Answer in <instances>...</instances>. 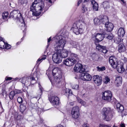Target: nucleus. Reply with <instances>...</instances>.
<instances>
[{"mask_svg":"<svg viewBox=\"0 0 127 127\" xmlns=\"http://www.w3.org/2000/svg\"><path fill=\"white\" fill-rule=\"evenodd\" d=\"M97 68L99 71H103L105 69V68L104 66H103L101 67H99V66H97Z\"/></svg>","mask_w":127,"mask_h":127,"instance_id":"ea45409f","label":"nucleus"},{"mask_svg":"<svg viewBox=\"0 0 127 127\" xmlns=\"http://www.w3.org/2000/svg\"><path fill=\"white\" fill-rule=\"evenodd\" d=\"M3 38L1 37H0V40L1 41H2L3 42H4V40H3Z\"/></svg>","mask_w":127,"mask_h":127,"instance_id":"69168bd1","label":"nucleus"},{"mask_svg":"<svg viewBox=\"0 0 127 127\" xmlns=\"http://www.w3.org/2000/svg\"><path fill=\"white\" fill-rule=\"evenodd\" d=\"M86 26L85 22L82 20L77 21L74 24L71 30L77 35L81 33Z\"/></svg>","mask_w":127,"mask_h":127,"instance_id":"7ed1b4c3","label":"nucleus"},{"mask_svg":"<svg viewBox=\"0 0 127 127\" xmlns=\"http://www.w3.org/2000/svg\"><path fill=\"white\" fill-rule=\"evenodd\" d=\"M46 57V55H43L41 57L39 58L37 61V63H39L40 62H41L43 60L45 59Z\"/></svg>","mask_w":127,"mask_h":127,"instance_id":"c756f323","label":"nucleus"},{"mask_svg":"<svg viewBox=\"0 0 127 127\" xmlns=\"http://www.w3.org/2000/svg\"><path fill=\"white\" fill-rule=\"evenodd\" d=\"M127 61V59L126 58H125L124 62H126Z\"/></svg>","mask_w":127,"mask_h":127,"instance_id":"774afa93","label":"nucleus"},{"mask_svg":"<svg viewBox=\"0 0 127 127\" xmlns=\"http://www.w3.org/2000/svg\"><path fill=\"white\" fill-rule=\"evenodd\" d=\"M99 127H110V126L100 124V125Z\"/></svg>","mask_w":127,"mask_h":127,"instance_id":"3c124183","label":"nucleus"},{"mask_svg":"<svg viewBox=\"0 0 127 127\" xmlns=\"http://www.w3.org/2000/svg\"><path fill=\"white\" fill-rule=\"evenodd\" d=\"M124 110V107L122 105L121 106V107H120V108H119V109H118V112H119L122 113Z\"/></svg>","mask_w":127,"mask_h":127,"instance_id":"58836bf2","label":"nucleus"},{"mask_svg":"<svg viewBox=\"0 0 127 127\" xmlns=\"http://www.w3.org/2000/svg\"><path fill=\"white\" fill-rule=\"evenodd\" d=\"M89 125L87 123H84L83 125V127H89Z\"/></svg>","mask_w":127,"mask_h":127,"instance_id":"603ef678","label":"nucleus"},{"mask_svg":"<svg viewBox=\"0 0 127 127\" xmlns=\"http://www.w3.org/2000/svg\"><path fill=\"white\" fill-rule=\"evenodd\" d=\"M15 93V94H19L21 93V91L18 90H15L14 91Z\"/></svg>","mask_w":127,"mask_h":127,"instance_id":"8fccbe9b","label":"nucleus"},{"mask_svg":"<svg viewBox=\"0 0 127 127\" xmlns=\"http://www.w3.org/2000/svg\"><path fill=\"white\" fill-rule=\"evenodd\" d=\"M57 127H64V126L61 125H58Z\"/></svg>","mask_w":127,"mask_h":127,"instance_id":"0e129e2a","label":"nucleus"},{"mask_svg":"<svg viewBox=\"0 0 127 127\" xmlns=\"http://www.w3.org/2000/svg\"><path fill=\"white\" fill-rule=\"evenodd\" d=\"M93 79L95 83L97 86H99L101 84L102 80L101 76L98 75H94L93 76Z\"/></svg>","mask_w":127,"mask_h":127,"instance_id":"2eb2a0df","label":"nucleus"},{"mask_svg":"<svg viewBox=\"0 0 127 127\" xmlns=\"http://www.w3.org/2000/svg\"><path fill=\"white\" fill-rule=\"evenodd\" d=\"M51 40V37H50L48 39V45L47 46H48L49 44V43L50 42V41Z\"/></svg>","mask_w":127,"mask_h":127,"instance_id":"5fc2aeb1","label":"nucleus"},{"mask_svg":"<svg viewBox=\"0 0 127 127\" xmlns=\"http://www.w3.org/2000/svg\"><path fill=\"white\" fill-rule=\"evenodd\" d=\"M82 0H80L77 3V5L78 6L79 5V4L81 3L82 1Z\"/></svg>","mask_w":127,"mask_h":127,"instance_id":"052dcab7","label":"nucleus"},{"mask_svg":"<svg viewBox=\"0 0 127 127\" xmlns=\"http://www.w3.org/2000/svg\"><path fill=\"white\" fill-rule=\"evenodd\" d=\"M44 6L43 1L41 0H35L30 7V11L33 12V15H39Z\"/></svg>","mask_w":127,"mask_h":127,"instance_id":"f257e3e1","label":"nucleus"},{"mask_svg":"<svg viewBox=\"0 0 127 127\" xmlns=\"http://www.w3.org/2000/svg\"><path fill=\"white\" fill-rule=\"evenodd\" d=\"M56 53L53 54L52 59L53 62L59 64L61 62L62 58L61 56L60 51H57Z\"/></svg>","mask_w":127,"mask_h":127,"instance_id":"6e6552de","label":"nucleus"},{"mask_svg":"<svg viewBox=\"0 0 127 127\" xmlns=\"http://www.w3.org/2000/svg\"><path fill=\"white\" fill-rule=\"evenodd\" d=\"M49 99L50 102L54 105H58L60 102L59 98L56 96L54 95L49 97Z\"/></svg>","mask_w":127,"mask_h":127,"instance_id":"4468645a","label":"nucleus"},{"mask_svg":"<svg viewBox=\"0 0 127 127\" xmlns=\"http://www.w3.org/2000/svg\"><path fill=\"white\" fill-rule=\"evenodd\" d=\"M15 95V94L14 91H11L9 95L10 98L11 100L12 99Z\"/></svg>","mask_w":127,"mask_h":127,"instance_id":"7c9ffc66","label":"nucleus"},{"mask_svg":"<svg viewBox=\"0 0 127 127\" xmlns=\"http://www.w3.org/2000/svg\"><path fill=\"white\" fill-rule=\"evenodd\" d=\"M71 56V58L67 59L64 61L63 62L64 64L67 66H70L79 61V58L77 54H72Z\"/></svg>","mask_w":127,"mask_h":127,"instance_id":"39448f33","label":"nucleus"},{"mask_svg":"<svg viewBox=\"0 0 127 127\" xmlns=\"http://www.w3.org/2000/svg\"><path fill=\"white\" fill-rule=\"evenodd\" d=\"M122 105L120 104L119 103H117L116 105V107L117 110L118 111V109L120 108L121 106Z\"/></svg>","mask_w":127,"mask_h":127,"instance_id":"de8ad7c7","label":"nucleus"},{"mask_svg":"<svg viewBox=\"0 0 127 127\" xmlns=\"http://www.w3.org/2000/svg\"><path fill=\"white\" fill-rule=\"evenodd\" d=\"M89 0H84V2H83V3H84L86 1H89Z\"/></svg>","mask_w":127,"mask_h":127,"instance_id":"338daca9","label":"nucleus"},{"mask_svg":"<svg viewBox=\"0 0 127 127\" xmlns=\"http://www.w3.org/2000/svg\"><path fill=\"white\" fill-rule=\"evenodd\" d=\"M17 101L19 104H21L23 102V100L21 97H19L17 98Z\"/></svg>","mask_w":127,"mask_h":127,"instance_id":"e433bc0d","label":"nucleus"},{"mask_svg":"<svg viewBox=\"0 0 127 127\" xmlns=\"http://www.w3.org/2000/svg\"><path fill=\"white\" fill-rule=\"evenodd\" d=\"M102 49L101 50V51H103V50H104L106 49V47L105 46H102Z\"/></svg>","mask_w":127,"mask_h":127,"instance_id":"6e6d98bb","label":"nucleus"},{"mask_svg":"<svg viewBox=\"0 0 127 127\" xmlns=\"http://www.w3.org/2000/svg\"><path fill=\"white\" fill-rule=\"evenodd\" d=\"M110 81L109 78L107 76H105L103 79V82L104 83L107 84L108 82H109Z\"/></svg>","mask_w":127,"mask_h":127,"instance_id":"c85d7f7f","label":"nucleus"},{"mask_svg":"<svg viewBox=\"0 0 127 127\" xmlns=\"http://www.w3.org/2000/svg\"><path fill=\"white\" fill-rule=\"evenodd\" d=\"M74 71L75 72L81 73L84 72L85 69L83 67L82 64L80 63L76 64L74 67Z\"/></svg>","mask_w":127,"mask_h":127,"instance_id":"ddd939ff","label":"nucleus"},{"mask_svg":"<svg viewBox=\"0 0 127 127\" xmlns=\"http://www.w3.org/2000/svg\"><path fill=\"white\" fill-rule=\"evenodd\" d=\"M72 88L73 89L77 90L78 89L79 86L77 84H75L72 86Z\"/></svg>","mask_w":127,"mask_h":127,"instance_id":"a18cd8bd","label":"nucleus"},{"mask_svg":"<svg viewBox=\"0 0 127 127\" xmlns=\"http://www.w3.org/2000/svg\"><path fill=\"white\" fill-rule=\"evenodd\" d=\"M80 78L84 81H90L92 78L91 76L88 73L83 72L79 75Z\"/></svg>","mask_w":127,"mask_h":127,"instance_id":"9b49d317","label":"nucleus"},{"mask_svg":"<svg viewBox=\"0 0 127 127\" xmlns=\"http://www.w3.org/2000/svg\"><path fill=\"white\" fill-rule=\"evenodd\" d=\"M68 91V93H69V94H72V91L71 90H68V91Z\"/></svg>","mask_w":127,"mask_h":127,"instance_id":"4d7b16f0","label":"nucleus"},{"mask_svg":"<svg viewBox=\"0 0 127 127\" xmlns=\"http://www.w3.org/2000/svg\"><path fill=\"white\" fill-rule=\"evenodd\" d=\"M21 22L22 24H23V25H22L21 26V28L22 30H23L24 29V30H23V32L24 33L26 32V30H25L26 28L25 27V22L24 21V20H23V21H22V22L20 21Z\"/></svg>","mask_w":127,"mask_h":127,"instance_id":"72a5a7b5","label":"nucleus"},{"mask_svg":"<svg viewBox=\"0 0 127 127\" xmlns=\"http://www.w3.org/2000/svg\"><path fill=\"white\" fill-rule=\"evenodd\" d=\"M106 37L107 39L110 40L112 39L113 38L114 36L113 34L111 33H109L108 34L105 33H104V36Z\"/></svg>","mask_w":127,"mask_h":127,"instance_id":"a878e982","label":"nucleus"},{"mask_svg":"<svg viewBox=\"0 0 127 127\" xmlns=\"http://www.w3.org/2000/svg\"><path fill=\"white\" fill-rule=\"evenodd\" d=\"M115 43L117 44H119L121 42V38H117L115 41Z\"/></svg>","mask_w":127,"mask_h":127,"instance_id":"79ce46f5","label":"nucleus"},{"mask_svg":"<svg viewBox=\"0 0 127 127\" xmlns=\"http://www.w3.org/2000/svg\"><path fill=\"white\" fill-rule=\"evenodd\" d=\"M122 113L123 116H125L127 114V110H125L124 111H123Z\"/></svg>","mask_w":127,"mask_h":127,"instance_id":"09e8293b","label":"nucleus"},{"mask_svg":"<svg viewBox=\"0 0 127 127\" xmlns=\"http://www.w3.org/2000/svg\"><path fill=\"white\" fill-rule=\"evenodd\" d=\"M78 102L80 103H81V104L83 105H84L86 104V102L81 99L80 98H77V99Z\"/></svg>","mask_w":127,"mask_h":127,"instance_id":"473e14b6","label":"nucleus"},{"mask_svg":"<svg viewBox=\"0 0 127 127\" xmlns=\"http://www.w3.org/2000/svg\"><path fill=\"white\" fill-rule=\"evenodd\" d=\"M4 45H3V47H0L1 48H5L7 49H9L11 47V46L10 45L8 44L7 43H5L4 42Z\"/></svg>","mask_w":127,"mask_h":127,"instance_id":"cd10ccee","label":"nucleus"},{"mask_svg":"<svg viewBox=\"0 0 127 127\" xmlns=\"http://www.w3.org/2000/svg\"><path fill=\"white\" fill-rule=\"evenodd\" d=\"M104 37V33H97L95 36L96 40L95 41V44L97 45V43L101 41Z\"/></svg>","mask_w":127,"mask_h":127,"instance_id":"dca6fc26","label":"nucleus"},{"mask_svg":"<svg viewBox=\"0 0 127 127\" xmlns=\"http://www.w3.org/2000/svg\"><path fill=\"white\" fill-rule=\"evenodd\" d=\"M99 18L100 21L103 24H105L106 26L108 24V18L106 16H104L103 15H100L99 16Z\"/></svg>","mask_w":127,"mask_h":127,"instance_id":"f3484780","label":"nucleus"},{"mask_svg":"<svg viewBox=\"0 0 127 127\" xmlns=\"http://www.w3.org/2000/svg\"><path fill=\"white\" fill-rule=\"evenodd\" d=\"M27 2V0H19V3L21 4H26Z\"/></svg>","mask_w":127,"mask_h":127,"instance_id":"4c0bfd02","label":"nucleus"},{"mask_svg":"<svg viewBox=\"0 0 127 127\" xmlns=\"http://www.w3.org/2000/svg\"><path fill=\"white\" fill-rule=\"evenodd\" d=\"M112 110L109 107L104 108L102 110V114L103 119L107 121H110L112 117L111 112Z\"/></svg>","mask_w":127,"mask_h":127,"instance_id":"423d86ee","label":"nucleus"},{"mask_svg":"<svg viewBox=\"0 0 127 127\" xmlns=\"http://www.w3.org/2000/svg\"><path fill=\"white\" fill-rule=\"evenodd\" d=\"M120 126L121 127H125V125L124 124L121 123L120 124Z\"/></svg>","mask_w":127,"mask_h":127,"instance_id":"680f3d73","label":"nucleus"},{"mask_svg":"<svg viewBox=\"0 0 127 127\" xmlns=\"http://www.w3.org/2000/svg\"><path fill=\"white\" fill-rule=\"evenodd\" d=\"M105 27H106V30L108 32L111 31L113 28V24L110 23H109Z\"/></svg>","mask_w":127,"mask_h":127,"instance_id":"4be33fe9","label":"nucleus"},{"mask_svg":"<svg viewBox=\"0 0 127 127\" xmlns=\"http://www.w3.org/2000/svg\"><path fill=\"white\" fill-rule=\"evenodd\" d=\"M60 52L62 58L67 57L68 55H70L71 56V54H73L71 53L70 51H68L65 49L63 50L62 52L61 50Z\"/></svg>","mask_w":127,"mask_h":127,"instance_id":"a211bd4d","label":"nucleus"},{"mask_svg":"<svg viewBox=\"0 0 127 127\" xmlns=\"http://www.w3.org/2000/svg\"><path fill=\"white\" fill-rule=\"evenodd\" d=\"M26 78L25 77H24L19 79V81L21 82L22 83L25 84L26 83Z\"/></svg>","mask_w":127,"mask_h":127,"instance_id":"c9c22d12","label":"nucleus"},{"mask_svg":"<svg viewBox=\"0 0 127 127\" xmlns=\"http://www.w3.org/2000/svg\"><path fill=\"white\" fill-rule=\"evenodd\" d=\"M112 93L109 91H105L102 93V98L104 100L109 102L112 100Z\"/></svg>","mask_w":127,"mask_h":127,"instance_id":"0eeeda50","label":"nucleus"},{"mask_svg":"<svg viewBox=\"0 0 127 127\" xmlns=\"http://www.w3.org/2000/svg\"><path fill=\"white\" fill-rule=\"evenodd\" d=\"M18 15H19L20 18H21L22 21H23V18L22 17L21 14L18 11L14 10L12 11L11 12L10 15L9 16V17L10 18L12 17L13 18H19V17L18 16Z\"/></svg>","mask_w":127,"mask_h":127,"instance_id":"f8f14e48","label":"nucleus"},{"mask_svg":"<svg viewBox=\"0 0 127 127\" xmlns=\"http://www.w3.org/2000/svg\"><path fill=\"white\" fill-rule=\"evenodd\" d=\"M94 22L95 25H98L100 24V18L98 19L97 18H95L94 19Z\"/></svg>","mask_w":127,"mask_h":127,"instance_id":"bb28decb","label":"nucleus"},{"mask_svg":"<svg viewBox=\"0 0 127 127\" xmlns=\"http://www.w3.org/2000/svg\"><path fill=\"white\" fill-rule=\"evenodd\" d=\"M92 3L93 5V7L94 10L95 11L98 10V5L97 3L94 0H93Z\"/></svg>","mask_w":127,"mask_h":127,"instance_id":"b1692460","label":"nucleus"},{"mask_svg":"<svg viewBox=\"0 0 127 127\" xmlns=\"http://www.w3.org/2000/svg\"><path fill=\"white\" fill-rule=\"evenodd\" d=\"M39 89L40 90L41 92L42 93V92L43 88H42L41 86L40 85H39Z\"/></svg>","mask_w":127,"mask_h":127,"instance_id":"bf43d9fd","label":"nucleus"},{"mask_svg":"<svg viewBox=\"0 0 127 127\" xmlns=\"http://www.w3.org/2000/svg\"><path fill=\"white\" fill-rule=\"evenodd\" d=\"M58 69L57 68H54L52 70V73L53 76L56 75H57V76L55 77L54 84L58 88H60L63 86L64 84L62 81V73L59 71H58Z\"/></svg>","mask_w":127,"mask_h":127,"instance_id":"20e7f679","label":"nucleus"},{"mask_svg":"<svg viewBox=\"0 0 127 127\" xmlns=\"http://www.w3.org/2000/svg\"><path fill=\"white\" fill-rule=\"evenodd\" d=\"M109 62L114 68H117L118 66L117 60L114 57L111 56L109 58Z\"/></svg>","mask_w":127,"mask_h":127,"instance_id":"9d476101","label":"nucleus"},{"mask_svg":"<svg viewBox=\"0 0 127 127\" xmlns=\"http://www.w3.org/2000/svg\"><path fill=\"white\" fill-rule=\"evenodd\" d=\"M37 74L36 72H34V74L33 75V76H32L30 77V80L31 81V82L33 84L34 83L36 82V81L35 80V78L36 77Z\"/></svg>","mask_w":127,"mask_h":127,"instance_id":"5701e85b","label":"nucleus"},{"mask_svg":"<svg viewBox=\"0 0 127 127\" xmlns=\"http://www.w3.org/2000/svg\"><path fill=\"white\" fill-rule=\"evenodd\" d=\"M8 14L7 12L3 13L2 14V17L4 19H6L8 17Z\"/></svg>","mask_w":127,"mask_h":127,"instance_id":"f704fd0d","label":"nucleus"},{"mask_svg":"<svg viewBox=\"0 0 127 127\" xmlns=\"http://www.w3.org/2000/svg\"><path fill=\"white\" fill-rule=\"evenodd\" d=\"M117 68L118 71L119 73H123L124 70L123 66L118 64L117 68Z\"/></svg>","mask_w":127,"mask_h":127,"instance_id":"393cba45","label":"nucleus"},{"mask_svg":"<svg viewBox=\"0 0 127 127\" xmlns=\"http://www.w3.org/2000/svg\"><path fill=\"white\" fill-rule=\"evenodd\" d=\"M122 81L121 77L118 76L116 77L115 83L117 86H118L122 84Z\"/></svg>","mask_w":127,"mask_h":127,"instance_id":"6ab92c4d","label":"nucleus"},{"mask_svg":"<svg viewBox=\"0 0 127 127\" xmlns=\"http://www.w3.org/2000/svg\"><path fill=\"white\" fill-rule=\"evenodd\" d=\"M75 102L74 101H69L68 102V104L71 106H72L74 105Z\"/></svg>","mask_w":127,"mask_h":127,"instance_id":"37998d69","label":"nucleus"},{"mask_svg":"<svg viewBox=\"0 0 127 127\" xmlns=\"http://www.w3.org/2000/svg\"><path fill=\"white\" fill-rule=\"evenodd\" d=\"M68 35V33L64 32L56 37V39L58 41L54 45L55 51H61V49L63 48L66 43V38H67Z\"/></svg>","mask_w":127,"mask_h":127,"instance_id":"f03ea898","label":"nucleus"},{"mask_svg":"<svg viewBox=\"0 0 127 127\" xmlns=\"http://www.w3.org/2000/svg\"><path fill=\"white\" fill-rule=\"evenodd\" d=\"M82 10L83 11V12L84 13L87 11V8L85 5H82Z\"/></svg>","mask_w":127,"mask_h":127,"instance_id":"c03bdc74","label":"nucleus"},{"mask_svg":"<svg viewBox=\"0 0 127 127\" xmlns=\"http://www.w3.org/2000/svg\"><path fill=\"white\" fill-rule=\"evenodd\" d=\"M118 49V50L119 52H123L126 50L125 46L122 43H121L119 45Z\"/></svg>","mask_w":127,"mask_h":127,"instance_id":"412c9836","label":"nucleus"},{"mask_svg":"<svg viewBox=\"0 0 127 127\" xmlns=\"http://www.w3.org/2000/svg\"><path fill=\"white\" fill-rule=\"evenodd\" d=\"M12 78L11 77H6L5 78V80L6 81L10 80L12 79Z\"/></svg>","mask_w":127,"mask_h":127,"instance_id":"864d4df0","label":"nucleus"},{"mask_svg":"<svg viewBox=\"0 0 127 127\" xmlns=\"http://www.w3.org/2000/svg\"><path fill=\"white\" fill-rule=\"evenodd\" d=\"M108 50L106 49L104 50H103V51H102V52L105 53H106L108 52Z\"/></svg>","mask_w":127,"mask_h":127,"instance_id":"13d9d810","label":"nucleus"},{"mask_svg":"<svg viewBox=\"0 0 127 127\" xmlns=\"http://www.w3.org/2000/svg\"><path fill=\"white\" fill-rule=\"evenodd\" d=\"M103 5L104 8H109V3L107 1H104L103 3Z\"/></svg>","mask_w":127,"mask_h":127,"instance_id":"2f4dec72","label":"nucleus"},{"mask_svg":"<svg viewBox=\"0 0 127 127\" xmlns=\"http://www.w3.org/2000/svg\"><path fill=\"white\" fill-rule=\"evenodd\" d=\"M18 16L19 17V18H16L17 19H19V21H21V22H22V20L21 19V18H19V15H18Z\"/></svg>","mask_w":127,"mask_h":127,"instance_id":"e2e57ef3","label":"nucleus"},{"mask_svg":"<svg viewBox=\"0 0 127 127\" xmlns=\"http://www.w3.org/2000/svg\"><path fill=\"white\" fill-rule=\"evenodd\" d=\"M118 35L120 37H123L125 34V30L124 29L121 27L120 28L118 32Z\"/></svg>","mask_w":127,"mask_h":127,"instance_id":"aec40b11","label":"nucleus"},{"mask_svg":"<svg viewBox=\"0 0 127 127\" xmlns=\"http://www.w3.org/2000/svg\"><path fill=\"white\" fill-rule=\"evenodd\" d=\"M70 43V44L74 47H75L77 44V42L72 41H71Z\"/></svg>","mask_w":127,"mask_h":127,"instance_id":"49530a36","label":"nucleus"},{"mask_svg":"<svg viewBox=\"0 0 127 127\" xmlns=\"http://www.w3.org/2000/svg\"><path fill=\"white\" fill-rule=\"evenodd\" d=\"M96 45V48L98 50L101 51L102 49V46L99 44H98V45L97 44V45Z\"/></svg>","mask_w":127,"mask_h":127,"instance_id":"a19ab883","label":"nucleus"},{"mask_svg":"<svg viewBox=\"0 0 127 127\" xmlns=\"http://www.w3.org/2000/svg\"><path fill=\"white\" fill-rule=\"evenodd\" d=\"M71 114L73 118L77 119L80 115L79 109L78 106L73 107L72 109Z\"/></svg>","mask_w":127,"mask_h":127,"instance_id":"1a4fd4ad","label":"nucleus"}]
</instances>
